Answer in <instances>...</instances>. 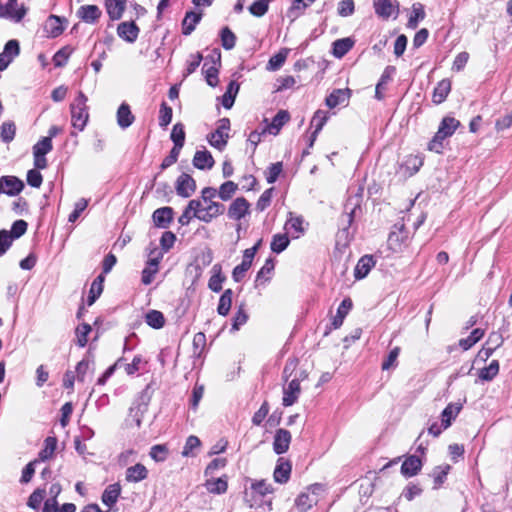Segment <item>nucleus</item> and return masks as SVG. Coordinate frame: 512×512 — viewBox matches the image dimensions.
<instances>
[{"instance_id": "obj_1", "label": "nucleus", "mask_w": 512, "mask_h": 512, "mask_svg": "<svg viewBox=\"0 0 512 512\" xmlns=\"http://www.w3.org/2000/svg\"><path fill=\"white\" fill-rule=\"evenodd\" d=\"M216 196L217 190L213 187H205L201 191V198L194 199L198 204L197 207L194 208L195 218L202 222L209 223L225 212V206L214 201Z\"/></svg>"}, {"instance_id": "obj_2", "label": "nucleus", "mask_w": 512, "mask_h": 512, "mask_svg": "<svg viewBox=\"0 0 512 512\" xmlns=\"http://www.w3.org/2000/svg\"><path fill=\"white\" fill-rule=\"evenodd\" d=\"M88 98L82 91H79L73 102L70 104L72 126L79 131L84 130L89 119L87 106Z\"/></svg>"}, {"instance_id": "obj_3", "label": "nucleus", "mask_w": 512, "mask_h": 512, "mask_svg": "<svg viewBox=\"0 0 512 512\" xmlns=\"http://www.w3.org/2000/svg\"><path fill=\"white\" fill-rule=\"evenodd\" d=\"M459 125L460 122L453 117L443 118L438 131L428 145V149L436 153H441L444 139L452 136Z\"/></svg>"}, {"instance_id": "obj_4", "label": "nucleus", "mask_w": 512, "mask_h": 512, "mask_svg": "<svg viewBox=\"0 0 512 512\" xmlns=\"http://www.w3.org/2000/svg\"><path fill=\"white\" fill-rule=\"evenodd\" d=\"M308 373L305 370H299L294 377L283 387V405L288 407L293 405L301 392L300 382L307 379Z\"/></svg>"}, {"instance_id": "obj_5", "label": "nucleus", "mask_w": 512, "mask_h": 512, "mask_svg": "<svg viewBox=\"0 0 512 512\" xmlns=\"http://www.w3.org/2000/svg\"><path fill=\"white\" fill-rule=\"evenodd\" d=\"M230 131V120L222 118L217 122V128L207 136V140L211 146L218 150H223L227 145Z\"/></svg>"}, {"instance_id": "obj_6", "label": "nucleus", "mask_w": 512, "mask_h": 512, "mask_svg": "<svg viewBox=\"0 0 512 512\" xmlns=\"http://www.w3.org/2000/svg\"><path fill=\"white\" fill-rule=\"evenodd\" d=\"M258 245L259 244L244 251L242 262L237 265L232 272V278L235 282H240L245 277L246 272L250 269L254 256L257 252Z\"/></svg>"}, {"instance_id": "obj_7", "label": "nucleus", "mask_w": 512, "mask_h": 512, "mask_svg": "<svg viewBox=\"0 0 512 512\" xmlns=\"http://www.w3.org/2000/svg\"><path fill=\"white\" fill-rule=\"evenodd\" d=\"M16 6L17 2L0 0V18H7L15 22H20L26 14V9L24 6L19 8H16Z\"/></svg>"}, {"instance_id": "obj_8", "label": "nucleus", "mask_w": 512, "mask_h": 512, "mask_svg": "<svg viewBox=\"0 0 512 512\" xmlns=\"http://www.w3.org/2000/svg\"><path fill=\"white\" fill-rule=\"evenodd\" d=\"M373 6L376 15L382 19L396 18L399 13L398 3L393 0H373Z\"/></svg>"}, {"instance_id": "obj_9", "label": "nucleus", "mask_w": 512, "mask_h": 512, "mask_svg": "<svg viewBox=\"0 0 512 512\" xmlns=\"http://www.w3.org/2000/svg\"><path fill=\"white\" fill-rule=\"evenodd\" d=\"M19 52L20 47L17 40H9L6 43L3 52L0 54V72L8 67Z\"/></svg>"}, {"instance_id": "obj_10", "label": "nucleus", "mask_w": 512, "mask_h": 512, "mask_svg": "<svg viewBox=\"0 0 512 512\" xmlns=\"http://www.w3.org/2000/svg\"><path fill=\"white\" fill-rule=\"evenodd\" d=\"M250 204L244 197L236 198L228 208V217L233 220H240L249 213Z\"/></svg>"}, {"instance_id": "obj_11", "label": "nucleus", "mask_w": 512, "mask_h": 512, "mask_svg": "<svg viewBox=\"0 0 512 512\" xmlns=\"http://www.w3.org/2000/svg\"><path fill=\"white\" fill-rule=\"evenodd\" d=\"M196 190L195 180L188 174H181L176 181V192L179 196L188 198Z\"/></svg>"}, {"instance_id": "obj_12", "label": "nucleus", "mask_w": 512, "mask_h": 512, "mask_svg": "<svg viewBox=\"0 0 512 512\" xmlns=\"http://www.w3.org/2000/svg\"><path fill=\"white\" fill-rule=\"evenodd\" d=\"M292 465L288 460L279 458L273 472V479L276 483L285 484L290 479Z\"/></svg>"}, {"instance_id": "obj_13", "label": "nucleus", "mask_w": 512, "mask_h": 512, "mask_svg": "<svg viewBox=\"0 0 512 512\" xmlns=\"http://www.w3.org/2000/svg\"><path fill=\"white\" fill-rule=\"evenodd\" d=\"M291 443V434L288 430L278 429L274 436L273 450L276 454L285 453Z\"/></svg>"}, {"instance_id": "obj_14", "label": "nucleus", "mask_w": 512, "mask_h": 512, "mask_svg": "<svg viewBox=\"0 0 512 512\" xmlns=\"http://www.w3.org/2000/svg\"><path fill=\"white\" fill-rule=\"evenodd\" d=\"M1 187H4L3 193L15 196L24 188L23 182L15 176H2L0 178Z\"/></svg>"}, {"instance_id": "obj_15", "label": "nucleus", "mask_w": 512, "mask_h": 512, "mask_svg": "<svg viewBox=\"0 0 512 512\" xmlns=\"http://www.w3.org/2000/svg\"><path fill=\"white\" fill-rule=\"evenodd\" d=\"M153 222L159 228H167L173 219V209L171 207H162L154 211Z\"/></svg>"}, {"instance_id": "obj_16", "label": "nucleus", "mask_w": 512, "mask_h": 512, "mask_svg": "<svg viewBox=\"0 0 512 512\" xmlns=\"http://www.w3.org/2000/svg\"><path fill=\"white\" fill-rule=\"evenodd\" d=\"M285 229L293 238H299L305 231L304 220L302 217L293 216L290 213L289 219L285 223Z\"/></svg>"}, {"instance_id": "obj_17", "label": "nucleus", "mask_w": 512, "mask_h": 512, "mask_svg": "<svg viewBox=\"0 0 512 512\" xmlns=\"http://www.w3.org/2000/svg\"><path fill=\"white\" fill-rule=\"evenodd\" d=\"M117 32L119 37L133 43L138 37L139 29L133 22H123L119 24Z\"/></svg>"}, {"instance_id": "obj_18", "label": "nucleus", "mask_w": 512, "mask_h": 512, "mask_svg": "<svg viewBox=\"0 0 512 512\" xmlns=\"http://www.w3.org/2000/svg\"><path fill=\"white\" fill-rule=\"evenodd\" d=\"M193 165L200 170H210L214 165V159L209 151L199 150L194 155Z\"/></svg>"}, {"instance_id": "obj_19", "label": "nucleus", "mask_w": 512, "mask_h": 512, "mask_svg": "<svg viewBox=\"0 0 512 512\" xmlns=\"http://www.w3.org/2000/svg\"><path fill=\"white\" fill-rule=\"evenodd\" d=\"M147 476H148L147 468L140 463H137L131 467H128L126 470V473H125V479L131 483L140 482V481L146 479Z\"/></svg>"}, {"instance_id": "obj_20", "label": "nucleus", "mask_w": 512, "mask_h": 512, "mask_svg": "<svg viewBox=\"0 0 512 512\" xmlns=\"http://www.w3.org/2000/svg\"><path fill=\"white\" fill-rule=\"evenodd\" d=\"M375 261L372 256L365 255L361 257L354 269V276L356 279L365 278L370 272L371 268L374 267Z\"/></svg>"}, {"instance_id": "obj_21", "label": "nucleus", "mask_w": 512, "mask_h": 512, "mask_svg": "<svg viewBox=\"0 0 512 512\" xmlns=\"http://www.w3.org/2000/svg\"><path fill=\"white\" fill-rule=\"evenodd\" d=\"M329 119V115L326 111L317 110L311 120V125L315 127L314 132L311 135V140L309 146L312 147L314 141L317 138L318 133L322 130L323 126L326 124Z\"/></svg>"}, {"instance_id": "obj_22", "label": "nucleus", "mask_w": 512, "mask_h": 512, "mask_svg": "<svg viewBox=\"0 0 512 512\" xmlns=\"http://www.w3.org/2000/svg\"><path fill=\"white\" fill-rule=\"evenodd\" d=\"M462 409L461 404L450 403L441 413V422L443 429L450 427L452 421L457 417Z\"/></svg>"}, {"instance_id": "obj_23", "label": "nucleus", "mask_w": 512, "mask_h": 512, "mask_svg": "<svg viewBox=\"0 0 512 512\" xmlns=\"http://www.w3.org/2000/svg\"><path fill=\"white\" fill-rule=\"evenodd\" d=\"M422 467V462L417 456H409L401 466V473L405 477L415 476Z\"/></svg>"}, {"instance_id": "obj_24", "label": "nucleus", "mask_w": 512, "mask_h": 512, "mask_svg": "<svg viewBox=\"0 0 512 512\" xmlns=\"http://www.w3.org/2000/svg\"><path fill=\"white\" fill-rule=\"evenodd\" d=\"M134 119V115L132 114L129 105L122 103L117 110V124L122 129H126L132 125Z\"/></svg>"}, {"instance_id": "obj_25", "label": "nucleus", "mask_w": 512, "mask_h": 512, "mask_svg": "<svg viewBox=\"0 0 512 512\" xmlns=\"http://www.w3.org/2000/svg\"><path fill=\"white\" fill-rule=\"evenodd\" d=\"M349 97V89H336L326 98V105L329 108H335L338 105L346 103Z\"/></svg>"}, {"instance_id": "obj_26", "label": "nucleus", "mask_w": 512, "mask_h": 512, "mask_svg": "<svg viewBox=\"0 0 512 512\" xmlns=\"http://www.w3.org/2000/svg\"><path fill=\"white\" fill-rule=\"evenodd\" d=\"M451 91V81L449 79H443L441 80L437 86L434 88L433 91V102L435 104H440L445 101L448 94Z\"/></svg>"}, {"instance_id": "obj_27", "label": "nucleus", "mask_w": 512, "mask_h": 512, "mask_svg": "<svg viewBox=\"0 0 512 512\" xmlns=\"http://www.w3.org/2000/svg\"><path fill=\"white\" fill-rule=\"evenodd\" d=\"M77 14L84 22L94 23L101 16V11L96 5H84L79 8Z\"/></svg>"}, {"instance_id": "obj_28", "label": "nucleus", "mask_w": 512, "mask_h": 512, "mask_svg": "<svg viewBox=\"0 0 512 512\" xmlns=\"http://www.w3.org/2000/svg\"><path fill=\"white\" fill-rule=\"evenodd\" d=\"M317 497L310 495L307 490L301 492L296 500L295 505L301 512H307L313 505L317 504Z\"/></svg>"}, {"instance_id": "obj_29", "label": "nucleus", "mask_w": 512, "mask_h": 512, "mask_svg": "<svg viewBox=\"0 0 512 512\" xmlns=\"http://www.w3.org/2000/svg\"><path fill=\"white\" fill-rule=\"evenodd\" d=\"M106 10L109 17L112 20H118L122 17L123 12L125 10V1L124 0H106L105 2Z\"/></svg>"}, {"instance_id": "obj_30", "label": "nucleus", "mask_w": 512, "mask_h": 512, "mask_svg": "<svg viewBox=\"0 0 512 512\" xmlns=\"http://www.w3.org/2000/svg\"><path fill=\"white\" fill-rule=\"evenodd\" d=\"M352 307V301L349 298L344 299L337 309L336 315L332 319V326L338 329L343 324L344 318Z\"/></svg>"}, {"instance_id": "obj_31", "label": "nucleus", "mask_w": 512, "mask_h": 512, "mask_svg": "<svg viewBox=\"0 0 512 512\" xmlns=\"http://www.w3.org/2000/svg\"><path fill=\"white\" fill-rule=\"evenodd\" d=\"M121 488L119 484L109 485L102 494V502L109 508H111L118 500Z\"/></svg>"}, {"instance_id": "obj_32", "label": "nucleus", "mask_w": 512, "mask_h": 512, "mask_svg": "<svg viewBox=\"0 0 512 512\" xmlns=\"http://www.w3.org/2000/svg\"><path fill=\"white\" fill-rule=\"evenodd\" d=\"M290 119L289 113L285 110H280L273 118L271 124L267 127V130L271 134H278L283 125H285Z\"/></svg>"}, {"instance_id": "obj_33", "label": "nucleus", "mask_w": 512, "mask_h": 512, "mask_svg": "<svg viewBox=\"0 0 512 512\" xmlns=\"http://www.w3.org/2000/svg\"><path fill=\"white\" fill-rule=\"evenodd\" d=\"M354 40L347 37L338 39L333 43V55L336 58H342L353 47Z\"/></svg>"}, {"instance_id": "obj_34", "label": "nucleus", "mask_w": 512, "mask_h": 512, "mask_svg": "<svg viewBox=\"0 0 512 512\" xmlns=\"http://www.w3.org/2000/svg\"><path fill=\"white\" fill-rule=\"evenodd\" d=\"M205 486L210 493L222 494L226 492L228 484L225 477H219L208 479Z\"/></svg>"}, {"instance_id": "obj_35", "label": "nucleus", "mask_w": 512, "mask_h": 512, "mask_svg": "<svg viewBox=\"0 0 512 512\" xmlns=\"http://www.w3.org/2000/svg\"><path fill=\"white\" fill-rule=\"evenodd\" d=\"M45 29L50 37H57L64 30L61 19L55 15L49 16L45 24Z\"/></svg>"}, {"instance_id": "obj_36", "label": "nucleus", "mask_w": 512, "mask_h": 512, "mask_svg": "<svg viewBox=\"0 0 512 512\" xmlns=\"http://www.w3.org/2000/svg\"><path fill=\"white\" fill-rule=\"evenodd\" d=\"M232 297H233V291L231 289H226L223 294L221 295L217 307V312L219 315L226 316L232 305Z\"/></svg>"}, {"instance_id": "obj_37", "label": "nucleus", "mask_w": 512, "mask_h": 512, "mask_svg": "<svg viewBox=\"0 0 512 512\" xmlns=\"http://www.w3.org/2000/svg\"><path fill=\"white\" fill-rule=\"evenodd\" d=\"M238 190V185L233 181H226L217 190V196L223 200H230Z\"/></svg>"}, {"instance_id": "obj_38", "label": "nucleus", "mask_w": 512, "mask_h": 512, "mask_svg": "<svg viewBox=\"0 0 512 512\" xmlns=\"http://www.w3.org/2000/svg\"><path fill=\"white\" fill-rule=\"evenodd\" d=\"M202 17L201 13L196 12H188L182 23L183 34L189 35L195 29L196 24L200 21Z\"/></svg>"}, {"instance_id": "obj_39", "label": "nucleus", "mask_w": 512, "mask_h": 512, "mask_svg": "<svg viewBox=\"0 0 512 512\" xmlns=\"http://www.w3.org/2000/svg\"><path fill=\"white\" fill-rule=\"evenodd\" d=\"M145 321L150 327L154 329H160L165 324L164 315L158 310L148 311L145 315Z\"/></svg>"}, {"instance_id": "obj_40", "label": "nucleus", "mask_w": 512, "mask_h": 512, "mask_svg": "<svg viewBox=\"0 0 512 512\" xmlns=\"http://www.w3.org/2000/svg\"><path fill=\"white\" fill-rule=\"evenodd\" d=\"M289 49H281L277 54L272 56L267 64V70L276 71L282 67L288 56Z\"/></svg>"}, {"instance_id": "obj_41", "label": "nucleus", "mask_w": 512, "mask_h": 512, "mask_svg": "<svg viewBox=\"0 0 512 512\" xmlns=\"http://www.w3.org/2000/svg\"><path fill=\"white\" fill-rule=\"evenodd\" d=\"M238 90L239 85L236 82L232 81L229 83L225 94L222 96V105L226 109H230L233 106Z\"/></svg>"}, {"instance_id": "obj_42", "label": "nucleus", "mask_w": 512, "mask_h": 512, "mask_svg": "<svg viewBox=\"0 0 512 512\" xmlns=\"http://www.w3.org/2000/svg\"><path fill=\"white\" fill-rule=\"evenodd\" d=\"M483 336L484 330L480 328L474 329L467 338L459 340V346L466 351L475 345Z\"/></svg>"}, {"instance_id": "obj_43", "label": "nucleus", "mask_w": 512, "mask_h": 512, "mask_svg": "<svg viewBox=\"0 0 512 512\" xmlns=\"http://www.w3.org/2000/svg\"><path fill=\"white\" fill-rule=\"evenodd\" d=\"M103 281L104 278L102 275H100L92 282L87 299V303L89 306H91L96 301V299L101 295L103 291Z\"/></svg>"}, {"instance_id": "obj_44", "label": "nucleus", "mask_w": 512, "mask_h": 512, "mask_svg": "<svg viewBox=\"0 0 512 512\" xmlns=\"http://www.w3.org/2000/svg\"><path fill=\"white\" fill-rule=\"evenodd\" d=\"M16 133V126L12 121L3 122L0 127V138L3 142H11Z\"/></svg>"}, {"instance_id": "obj_45", "label": "nucleus", "mask_w": 512, "mask_h": 512, "mask_svg": "<svg viewBox=\"0 0 512 512\" xmlns=\"http://www.w3.org/2000/svg\"><path fill=\"white\" fill-rule=\"evenodd\" d=\"M201 445L200 439L197 436L191 435L187 438L183 447L182 455L184 457H193L196 455L195 450Z\"/></svg>"}, {"instance_id": "obj_46", "label": "nucleus", "mask_w": 512, "mask_h": 512, "mask_svg": "<svg viewBox=\"0 0 512 512\" xmlns=\"http://www.w3.org/2000/svg\"><path fill=\"white\" fill-rule=\"evenodd\" d=\"M251 489L258 495L264 497L268 494H272L274 492V488L271 483L267 480H258L254 481L251 484Z\"/></svg>"}, {"instance_id": "obj_47", "label": "nucleus", "mask_w": 512, "mask_h": 512, "mask_svg": "<svg viewBox=\"0 0 512 512\" xmlns=\"http://www.w3.org/2000/svg\"><path fill=\"white\" fill-rule=\"evenodd\" d=\"M287 234H276L271 241V250L275 253H281L289 245Z\"/></svg>"}, {"instance_id": "obj_48", "label": "nucleus", "mask_w": 512, "mask_h": 512, "mask_svg": "<svg viewBox=\"0 0 512 512\" xmlns=\"http://www.w3.org/2000/svg\"><path fill=\"white\" fill-rule=\"evenodd\" d=\"M53 148L50 137H43L33 146V155L45 156Z\"/></svg>"}, {"instance_id": "obj_49", "label": "nucleus", "mask_w": 512, "mask_h": 512, "mask_svg": "<svg viewBox=\"0 0 512 512\" xmlns=\"http://www.w3.org/2000/svg\"><path fill=\"white\" fill-rule=\"evenodd\" d=\"M146 411L147 406L145 404H137L131 407L129 412V421H132L135 426L139 427Z\"/></svg>"}, {"instance_id": "obj_50", "label": "nucleus", "mask_w": 512, "mask_h": 512, "mask_svg": "<svg viewBox=\"0 0 512 512\" xmlns=\"http://www.w3.org/2000/svg\"><path fill=\"white\" fill-rule=\"evenodd\" d=\"M425 12L421 4H414L412 6V14L408 20V27L415 29L418 26L419 20L424 19Z\"/></svg>"}, {"instance_id": "obj_51", "label": "nucleus", "mask_w": 512, "mask_h": 512, "mask_svg": "<svg viewBox=\"0 0 512 512\" xmlns=\"http://www.w3.org/2000/svg\"><path fill=\"white\" fill-rule=\"evenodd\" d=\"M57 446V440L54 437H48L45 439V447L39 453V458L44 461L51 458L55 452Z\"/></svg>"}, {"instance_id": "obj_52", "label": "nucleus", "mask_w": 512, "mask_h": 512, "mask_svg": "<svg viewBox=\"0 0 512 512\" xmlns=\"http://www.w3.org/2000/svg\"><path fill=\"white\" fill-rule=\"evenodd\" d=\"M171 139L175 144V147L182 148L185 141L184 127L181 123H177L173 126L171 132Z\"/></svg>"}, {"instance_id": "obj_53", "label": "nucleus", "mask_w": 512, "mask_h": 512, "mask_svg": "<svg viewBox=\"0 0 512 512\" xmlns=\"http://www.w3.org/2000/svg\"><path fill=\"white\" fill-rule=\"evenodd\" d=\"M499 372V363L497 360H493L489 366L483 368L480 371L479 377L482 380L490 381L492 380Z\"/></svg>"}, {"instance_id": "obj_54", "label": "nucleus", "mask_w": 512, "mask_h": 512, "mask_svg": "<svg viewBox=\"0 0 512 512\" xmlns=\"http://www.w3.org/2000/svg\"><path fill=\"white\" fill-rule=\"evenodd\" d=\"M149 455L156 462H163L168 457V448L165 445H154L151 447Z\"/></svg>"}, {"instance_id": "obj_55", "label": "nucleus", "mask_w": 512, "mask_h": 512, "mask_svg": "<svg viewBox=\"0 0 512 512\" xmlns=\"http://www.w3.org/2000/svg\"><path fill=\"white\" fill-rule=\"evenodd\" d=\"M72 53V49L70 47H63L60 49L56 54L53 56V62L56 67H62L64 66L68 58L70 57Z\"/></svg>"}, {"instance_id": "obj_56", "label": "nucleus", "mask_w": 512, "mask_h": 512, "mask_svg": "<svg viewBox=\"0 0 512 512\" xmlns=\"http://www.w3.org/2000/svg\"><path fill=\"white\" fill-rule=\"evenodd\" d=\"M221 41H222V46L226 50H230L235 46L236 37H235L234 33L228 27H225L222 29Z\"/></svg>"}, {"instance_id": "obj_57", "label": "nucleus", "mask_w": 512, "mask_h": 512, "mask_svg": "<svg viewBox=\"0 0 512 512\" xmlns=\"http://www.w3.org/2000/svg\"><path fill=\"white\" fill-rule=\"evenodd\" d=\"M197 205L198 204L195 202V200L189 201L187 207L185 208L182 215L178 219L181 225H188L191 219L195 217L194 208L197 207Z\"/></svg>"}, {"instance_id": "obj_58", "label": "nucleus", "mask_w": 512, "mask_h": 512, "mask_svg": "<svg viewBox=\"0 0 512 512\" xmlns=\"http://www.w3.org/2000/svg\"><path fill=\"white\" fill-rule=\"evenodd\" d=\"M91 362L92 361L89 358H84L80 362H78V364L76 365L75 373H76L77 380L79 382L84 381L85 376L90 368Z\"/></svg>"}, {"instance_id": "obj_59", "label": "nucleus", "mask_w": 512, "mask_h": 512, "mask_svg": "<svg viewBox=\"0 0 512 512\" xmlns=\"http://www.w3.org/2000/svg\"><path fill=\"white\" fill-rule=\"evenodd\" d=\"M91 332V326L88 324H82L76 329L77 344L80 347H84L88 341V334Z\"/></svg>"}, {"instance_id": "obj_60", "label": "nucleus", "mask_w": 512, "mask_h": 512, "mask_svg": "<svg viewBox=\"0 0 512 512\" xmlns=\"http://www.w3.org/2000/svg\"><path fill=\"white\" fill-rule=\"evenodd\" d=\"M268 0L255 1L250 7L249 11L252 15L260 17L263 16L268 10Z\"/></svg>"}, {"instance_id": "obj_61", "label": "nucleus", "mask_w": 512, "mask_h": 512, "mask_svg": "<svg viewBox=\"0 0 512 512\" xmlns=\"http://www.w3.org/2000/svg\"><path fill=\"white\" fill-rule=\"evenodd\" d=\"M172 120V108L167 106L166 103H162L160 108L159 115V125L161 127H166L170 124Z\"/></svg>"}, {"instance_id": "obj_62", "label": "nucleus", "mask_w": 512, "mask_h": 512, "mask_svg": "<svg viewBox=\"0 0 512 512\" xmlns=\"http://www.w3.org/2000/svg\"><path fill=\"white\" fill-rule=\"evenodd\" d=\"M422 165L423 159L419 156L410 155L405 161V166L410 171V175L416 173Z\"/></svg>"}, {"instance_id": "obj_63", "label": "nucleus", "mask_w": 512, "mask_h": 512, "mask_svg": "<svg viewBox=\"0 0 512 512\" xmlns=\"http://www.w3.org/2000/svg\"><path fill=\"white\" fill-rule=\"evenodd\" d=\"M297 366H298V360L295 359V358H291V359H288L286 364H285V367H284V370H283V378L288 381L290 378H293L294 375L299 372L297 370Z\"/></svg>"}, {"instance_id": "obj_64", "label": "nucleus", "mask_w": 512, "mask_h": 512, "mask_svg": "<svg viewBox=\"0 0 512 512\" xmlns=\"http://www.w3.org/2000/svg\"><path fill=\"white\" fill-rule=\"evenodd\" d=\"M206 345V337L202 332L196 333L193 337V354L200 356Z\"/></svg>"}]
</instances>
